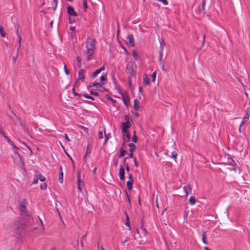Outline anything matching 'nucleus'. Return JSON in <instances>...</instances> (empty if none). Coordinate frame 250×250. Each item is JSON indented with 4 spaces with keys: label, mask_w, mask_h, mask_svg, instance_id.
Listing matches in <instances>:
<instances>
[{
    "label": "nucleus",
    "mask_w": 250,
    "mask_h": 250,
    "mask_svg": "<svg viewBox=\"0 0 250 250\" xmlns=\"http://www.w3.org/2000/svg\"><path fill=\"white\" fill-rule=\"evenodd\" d=\"M15 28H16V34L17 35L18 40H19V47H18V48H19V47L21 46V37L19 34V29L20 28V25H16L15 26ZM18 50H19V49H18Z\"/></svg>",
    "instance_id": "9d476101"
},
{
    "label": "nucleus",
    "mask_w": 250,
    "mask_h": 250,
    "mask_svg": "<svg viewBox=\"0 0 250 250\" xmlns=\"http://www.w3.org/2000/svg\"><path fill=\"white\" fill-rule=\"evenodd\" d=\"M106 80L107 78L106 75H102L100 78V81L101 82L105 81H106Z\"/></svg>",
    "instance_id": "2f4dec72"
},
{
    "label": "nucleus",
    "mask_w": 250,
    "mask_h": 250,
    "mask_svg": "<svg viewBox=\"0 0 250 250\" xmlns=\"http://www.w3.org/2000/svg\"><path fill=\"white\" fill-rule=\"evenodd\" d=\"M206 232L204 231L203 233V234H202V241H203V243L205 244H207L208 243L206 240Z\"/></svg>",
    "instance_id": "b1692460"
},
{
    "label": "nucleus",
    "mask_w": 250,
    "mask_h": 250,
    "mask_svg": "<svg viewBox=\"0 0 250 250\" xmlns=\"http://www.w3.org/2000/svg\"><path fill=\"white\" fill-rule=\"evenodd\" d=\"M83 8H84V11H86V9L87 8V0H84V1L83 2Z\"/></svg>",
    "instance_id": "72a5a7b5"
},
{
    "label": "nucleus",
    "mask_w": 250,
    "mask_h": 250,
    "mask_svg": "<svg viewBox=\"0 0 250 250\" xmlns=\"http://www.w3.org/2000/svg\"><path fill=\"white\" fill-rule=\"evenodd\" d=\"M53 2L55 4V7H54V10H55L57 6V0H53Z\"/></svg>",
    "instance_id": "13d9d810"
},
{
    "label": "nucleus",
    "mask_w": 250,
    "mask_h": 250,
    "mask_svg": "<svg viewBox=\"0 0 250 250\" xmlns=\"http://www.w3.org/2000/svg\"><path fill=\"white\" fill-rule=\"evenodd\" d=\"M86 47L94 49L95 47V40L93 39L88 38L86 42Z\"/></svg>",
    "instance_id": "7ed1b4c3"
},
{
    "label": "nucleus",
    "mask_w": 250,
    "mask_h": 250,
    "mask_svg": "<svg viewBox=\"0 0 250 250\" xmlns=\"http://www.w3.org/2000/svg\"><path fill=\"white\" fill-rule=\"evenodd\" d=\"M131 125L130 122H128V123L123 122L122 123V130L123 132L127 133V130L131 126Z\"/></svg>",
    "instance_id": "39448f33"
},
{
    "label": "nucleus",
    "mask_w": 250,
    "mask_h": 250,
    "mask_svg": "<svg viewBox=\"0 0 250 250\" xmlns=\"http://www.w3.org/2000/svg\"><path fill=\"white\" fill-rule=\"evenodd\" d=\"M125 152H126L125 150L122 147H121L120 148V154L119 155L118 157L119 158H121V157H123L125 155Z\"/></svg>",
    "instance_id": "a211bd4d"
},
{
    "label": "nucleus",
    "mask_w": 250,
    "mask_h": 250,
    "mask_svg": "<svg viewBox=\"0 0 250 250\" xmlns=\"http://www.w3.org/2000/svg\"><path fill=\"white\" fill-rule=\"evenodd\" d=\"M206 5V0H203L202 1V11H204L205 10V6Z\"/></svg>",
    "instance_id": "c9c22d12"
},
{
    "label": "nucleus",
    "mask_w": 250,
    "mask_h": 250,
    "mask_svg": "<svg viewBox=\"0 0 250 250\" xmlns=\"http://www.w3.org/2000/svg\"><path fill=\"white\" fill-rule=\"evenodd\" d=\"M59 181L61 183L63 182V172L62 166H60Z\"/></svg>",
    "instance_id": "ddd939ff"
},
{
    "label": "nucleus",
    "mask_w": 250,
    "mask_h": 250,
    "mask_svg": "<svg viewBox=\"0 0 250 250\" xmlns=\"http://www.w3.org/2000/svg\"><path fill=\"white\" fill-rule=\"evenodd\" d=\"M121 95L122 96V97L123 98V101H124V103L127 106H128V104L129 103V99L128 97H125L124 95V94L122 92H121Z\"/></svg>",
    "instance_id": "2eb2a0df"
},
{
    "label": "nucleus",
    "mask_w": 250,
    "mask_h": 250,
    "mask_svg": "<svg viewBox=\"0 0 250 250\" xmlns=\"http://www.w3.org/2000/svg\"><path fill=\"white\" fill-rule=\"evenodd\" d=\"M160 47H159V52H161V53H163V50H164V45H165V41L164 40H161L160 41Z\"/></svg>",
    "instance_id": "dca6fc26"
},
{
    "label": "nucleus",
    "mask_w": 250,
    "mask_h": 250,
    "mask_svg": "<svg viewBox=\"0 0 250 250\" xmlns=\"http://www.w3.org/2000/svg\"><path fill=\"white\" fill-rule=\"evenodd\" d=\"M80 180L79 178H78V189L81 191V188H80Z\"/></svg>",
    "instance_id": "052dcab7"
},
{
    "label": "nucleus",
    "mask_w": 250,
    "mask_h": 250,
    "mask_svg": "<svg viewBox=\"0 0 250 250\" xmlns=\"http://www.w3.org/2000/svg\"><path fill=\"white\" fill-rule=\"evenodd\" d=\"M82 95L87 99H90L93 101H94L95 100L94 98H93V97H92L91 96H89L87 94H86V93L83 94Z\"/></svg>",
    "instance_id": "cd10ccee"
},
{
    "label": "nucleus",
    "mask_w": 250,
    "mask_h": 250,
    "mask_svg": "<svg viewBox=\"0 0 250 250\" xmlns=\"http://www.w3.org/2000/svg\"><path fill=\"white\" fill-rule=\"evenodd\" d=\"M125 168H126V170L127 172H129V166H128V164L127 163H126V164L125 165Z\"/></svg>",
    "instance_id": "bf43d9fd"
},
{
    "label": "nucleus",
    "mask_w": 250,
    "mask_h": 250,
    "mask_svg": "<svg viewBox=\"0 0 250 250\" xmlns=\"http://www.w3.org/2000/svg\"><path fill=\"white\" fill-rule=\"evenodd\" d=\"M134 165L136 167H138V164L137 163V160H136V158H135L134 159Z\"/></svg>",
    "instance_id": "4d7b16f0"
},
{
    "label": "nucleus",
    "mask_w": 250,
    "mask_h": 250,
    "mask_svg": "<svg viewBox=\"0 0 250 250\" xmlns=\"http://www.w3.org/2000/svg\"><path fill=\"white\" fill-rule=\"evenodd\" d=\"M0 33L1 36L2 37H5V34H4V33L3 32V28L1 26L0 27Z\"/></svg>",
    "instance_id": "a19ab883"
},
{
    "label": "nucleus",
    "mask_w": 250,
    "mask_h": 250,
    "mask_svg": "<svg viewBox=\"0 0 250 250\" xmlns=\"http://www.w3.org/2000/svg\"><path fill=\"white\" fill-rule=\"evenodd\" d=\"M158 1L162 2L164 5H167L168 2L167 0H158Z\"/></svg>",
    "instance_id": "8fccbe9b"
},
{
    "label": "nucleus",
    "mask_w": 250,
    "mask_h": 250,
    "mask_svg": "<svg viewBox=\"0 0 250 250\" xmlns=\"http://www.w3.org/2000/svg\"><path fill=\"white\" fill-rule=\"evenodd\" d=\"M92 86H95L97 88H101L102 87V84H100L99 83H98V82H94L92 84Z\"/></svg>",
    "instance_id": "a878e982"
},
{
    "label": "nucleus",
    "mask_w": 250,
    "mask_h": 250,
    "mask_svg": "<svg viewBox=\"0 0 250 250\" xmlns=\"http://www.w3.org/2000/svg\"><path fill=\"white\" fill-rule=\"evenodd\" d=\"M125 72L128 75V81L129 85H130L131 83L132 78L135 75V72L134 71L133 69V63L129 62L127 63L125 69Z\"/></svg>",
    "instance_id": "f03ea898"
},
{
    "label": "nucleus",
    "mask_w": 250,
    "mask_h": 250,
    "mask_svg": "<svg viewBox=\"0 0 250 250\" xmlns=\"http://www.w3.org/2000/svg\"><path fill=\"white\" fill-rule=\"evenodd\" d=\"M67 12L69 16H77V13L74 11V8L70 5L67 7Z\"/></svg>",
    "instance_id": "0eeeda50"
},
{
    "label": "nucleus",
    "mask_w": 250,
    "mask_h": 250,
    "mask_svg": "<svg viewBox=\"0 0 250 250\" xmlns=\"http://www.w3.org/2000/svg\"><path fill=\"white\" fill-rule=\"evenodd\" d=\"M126 41L127 42L129 43V45L131 46H134L135 45V42L134 40L133 36L132 34H128L126 38Z\"/></svg>",
    "instance_id": "423d86ee"
},
{
    "label": "nucleus",
    "mask_w": 250,
    "mask_h": 250,
    "mask_svg": "<svg viewBox=\"0 0 250 250\" xmlns=\"http://www.w3.org/2000/svg\"><path fill=\"white\" fill-rule=\"evenodd\" d=\"M86 48L87 49L85 54H86L87 60L89 61L94 58L93 57V54L94 53V49L89 48Z\"/></svg>",
    "instance_id": "20e7f679"
},
{
    "label": "nucleus",
    "mask_w": 250,
    "mask_h": 250,
    "mask_svg": "<svg viewBox=\"0 0 250 250\" xmlns=\"http://www.w3.org/2000/svg\"><path fill=\"white\" fill-rule=\"evenodd\" d=\"M127 222L126 223V225L129 227V229H131V227L130 226V225H129V221H128V216H127Z\"/></svg>",
    "instance_id": "5fc2aeb1"
},
{
    "label": "nucleus",
    "mask_w": 250,
    "mask_h": 250,
    "mask_svg": "<svg viewBox=\"0 0 250 250\" xmlns=\"http://www.w3.org/2000/svg\"><path fill=\"white\" fill-rule=\"evenodd\" d=\"M17 149H14L13 150V151L15 155V158H18L20 160V161H21V156H20V154L17 151Z\"/></svg>",
    "instance_id": "aec40b11"
},
{
    "label": "nucleus",
    "mask_w": 250,
    "mask_h": 250,
    "mask_svg": "<svg viewBox=\"0 0 250 250\" xmlns=\"http://www.w3.org/2000/svg\"><path fill=\"white\" fill-rule=\"evenodd\" d=\"M84 70L81 69L79 71V80H81L82 81H84Z\"/></svg>",
    "instance_id": "f8f14e48"
},
{
    "label": "nucleus",
    "mask_w": 250,
    "mask_h": 250,
    "mask_svg": "<svg viewBox=\"0 0 250 250\" xmlns=\"http://www.w3.org/2000/svg\"><path fill=\"white\" fill-rule=\"evenodd\" d=\"M128 146H129L130 151V153L128 155V157L130 158H133V151L136 148V146L133 143H130L129 144H128Z\"/></svg>",
    "instance_id": "1a4fd4ad"
},
{
    "label": "nucleus",
    "mask_w": 250,
    "mask_h": 250,
    "mask_svg": "<svg viewBox=\"0 0 250 250\" xmlns=\"http://www.w3.org/2000/svg\"><path fill=\"white\" fill-rule=\"evenodd\" d=\"M4 137L7 140V142L9 144H10L11 143H12V141L6 136V135H4Z\"/></svg>",
    "instance_id": "3c124183"
},
{
    "label": "nucleus",
    "mask_w": 250,
    "mask_h": 250,
    "mask_svg": "<svg viewBox=\"0 0 250 250\" xmlns=\"http://www.w3.org/2000/svg\"><path fill=\"white\" fill-rule=\"evenodd\" d=\"M143 83L146 85H150L149 79L146 76L144 78Z\"/></svg>",
    "instance_id": "4be33fe9"
},
{
    "label": "nucleus",
    "mask_w": 250,
    "mask_h": 250,
    "mask_svg": "<svg viewBox=\"0 0 250 250\" xmlns=\"http://www.w3.org/2000/svg\"><path fill=\"white\" fill-rule=\"evenodd\" d=\"M249 119H246L245 117L243 118L241 124H240V127H241L244 124H245L247 122H248Z\"/></svg>",
    "instance_id": "7c9ffc66"
},
{
    "label": "nucleus",
    "mask_w": 250,
    "mask_h": 250,
    "mask_svg": "<svg viewBox=\"0 0 250 250\" xmlns=\"http://www.w3.org/2000/svg\"><path fill=\"white\" fill-rule=\"evenodd\" d=\"M156 77V72H154L151 75V78H152V80L153 82L155 81Z\"/></svg>",
    "instance_id": "473e14b6"
},
{
    "label": "nucleus",
    "mask_w": 250,
    "mask_h": 250,
    "mask_svg": "<svg viewBox=\"0 0 250 250\" xmlns=\"http://www.w3.org/2000/svg\"><path fill=\"white\" fill-rule=\"evenodd\" d=\"M133 183V182H130V181H128L127 182V183H126L127 187L129 190L132 189Z\"/></svg>",
    "instance_id": "5701e85b"
},
{
    "label": "nucleus",
    "mask_w": 250,
    "mask_h": 250,
    "mask_svg": "<svg viewBox=\"0 0 250 250\" xmlns=\"http://www.w3.org/2000/svg\"><path fill=\"white\" fill-rule=\"evenodd\" d=\"M27 201L25 199H22L19 202V209L21 219L18 221H15L13 225L14 231L18 235H21L22 231L30 232L36 229L34 226L33 219L32 216L26 210Z\"/></svg>",
    "instance_id": "f257e3e1"
},
{
    "label": "nucleus",
    "mask_w": 250,
    "mask_h": 250,
    "mask_svg": "<svg viewBox=\"0 0 250 250\" xmlns=\"http://www.w3.org/2000/svg\"><path fill=\"white\" fill-rule=\"evenodd\" d=\"M139 102L137 99H135L134 100V108L136 110H138L139 109V105L138 104V103Z\"/></svg>",
    "instance_id": "f3484780"
},
{
    "label": "nucleus",
    "mask_w": 250,
    "mask_h": 250,
    "mask_svg": "<svg viewBox=\"0 0 250 250\" xmlns=\"http://www.w3.org/2000/svg\"><path fill=\"white\" fill-rule=\"evenodd\" d=\"M105 70V67L104 65L100 68L97 69L90 76L91 79H94L98 74H99L102 71H104Z\"/></svg>",
    "instance_id": "6e6552de"
},
{
    "label": "nucleus",
    "mask_w": 250,
    "mask_h": 250,
    "mask_svg": "<svg viewBox=\"0 0 250 250\" xmlns=\"http://www.w3.org/2000/svg\"><path fill=\"white\" fill-rule=\"evenodd\" d=\"M205 39H206V36H205V35L204 34L203 37L202 46L204 45V44L205 42Z\"/></svg>",
    "instance_id": "338daca9"
},
{
    "label": "nucleus",
    "mask_w": 250,
    "mask_h": 250,
    "mask_svg": "<svg viewBox=\"0 0 250 250\" xmlns=\"http://www.w3.org/2000/svg\"><path fill=\"white\" fill-rule=\"evenodd\" d=\"M64 137H65L66 140L67 141H69L70 139H69L68 135L66 134H64Z\"/></svg>",
    "instance_id": "69168bd1"
},
{
    "label": "nucleus",
    "mask_w": 250,
    "mask_h": 250,
    "mask_svg": "<svg viewBox=\"0 0 250 250\" xmlns=\"http://www.w3.org/2000/svg\"><path fill=\"white\" fill-rule=\"evenodd\" d=\"M250 117V111L248 110V109H247L246 111V114H245V116L244 117L246 119H248L249 120Z\"/></svg>",
    "instance_id": "c85d7f7f"
},
{
    "label": "nucleus",
    "mask_w": 250,
    "mask_h": 250,
    "mask_svg": "<svg viewBox=\"0 0 250 250\" xmlns=\"http://www.w3.org/2000/svg\"><path fill=\"white\" fill-rule=\"evenodd\" d=\"M189 202L191 205H194L196 203V200L194 197L191 196L189 199Z\"/></svg>",
    "instance_id": "6ab92c4d"
},
{
    "label": "nucleus",
    "mask_w": 250,
    "mask_h": 250,
    "mask_svg": "<svg viewBox=\"0 0 250 250\" xmlns=\"http://www.w3.org/2000/svg\"><path fill=\"white\" fill-rule=\"evenodd\" d=\"M107 99L111 101L113 104H115L116 103V101L112 99L111 97L108 96V95H106Z\"/></svg>",
    "instance_id": "4c0bfd02"
},
{
    "label": "nucleus",
    "mask_w": 250,
    "mask_h": 250,
    "mask_svg": "<svg viewBox=\"0 0 250 250\" xmlns=\"http://www.w3.org/2000/svg\"><path fill=\"white\" fill-rule=\"evenodd\" d=\"M162 55H163V53L159 52V61L160 62V64H161V62H162Z\"/></svg>",
    "instance_id": "a18cd8bd"
},
{
    "label": "nucleus",
    "mask_w": 250,
    "mask_h": 250,
    "mask_svg": "<svg viewBox=\"0 0 250 250\" xmlns=\"http://www.w3.org/2000/svg\"><path fill=\"white\" fill-rule=\"evenodd\" d=\"M126 133V137L127 138V141L129 142L130 140V136L129 134L127 132Z\"/></svg>",
    "instance_id": "603ef678"
},
{
    "label": "nucleus",
    "mask_w": 250,
    "mask_h": 250,
    "mask_svg": "<svg viewBox=\"0 0 250 250\" xmlns=\"http://www.w3.org/2000/svg\"><path fill=\"white\" fill-rule=\"evenodd\" d=\"M137 136L135 135V132H134V135L132 138V142H134V143H136L137 142Z\"/></svg>",
    "instance_id": "37998d69"
},
{
    "label": "nucleus",
    "mask_w": 250,
    "mask_h": 250,
    "mask_svg": "<svg viewBox=\"0 0 250 250\" xmlns=\"http://www.w3.org/2000/svg\"><path fill=\"white\" fill-rule=\"evenodd\" d=\"M188 189H189V190H191V188L189 186H185L184 187V191L186 193V196H187L188 195Z\"/></svg>",
    "instance_id": "393cba45"
},
{
    "label": "nucleus",
    "mask_w": 250,
    "mask_h": 250,
    "mask_svg": "<svg viewBox=\"0 0 250 250\" xmlns=\"http://www.w3.org/2000/svg\"><path fill=\"white\" fill-rule=\"evenodd\" d=\"M128 179H129L128 181L133 182V178L132 175L131 174H128Z\"/></svg>",
    "instance_id": "de8ad7c7"
},
{
    "label": "nucleus",
    "mask_w": 250,
    "mask_h": 250,
    "mask_svg": "<svg viewBox=\"0 0 250 250\" xmlns=\"http://www.w3.org/2000/svg\"><path fill=\"white\" fill-rule=\"evenodd\" d=\"M119 175L121 180H124L125 179V169L122 165L120 166Z\"/></svg>",
    "instance_id": "9b49d317"
},
{
    "label": "nucleus",
    "mask_w": 250,
    "mask_h": 250,
    "mask_svg": "<svg viewBox=\"0 0 250 250\" xmlns=\"http://www.w3.org/2000/svg\"><path fill=\"white\" fill-rule=\"evenodd\" d=\"M125 119L126 120L125 123H128V122H129V117L128 115H125Z\"/></svg>",
    "instance_id": "864d4df0"
},
{
    "label": "nucleus",
    "mask_w": 250,
    "mask_h": 250,
    "mask_svg": "<svg viewBox=\"0 0 250 250\" xmlns=\"http://www.w3.org/2000/svg\"><path fill=\"white\" fill-rule=\"evenodd\" d=\"M228 164L229 165L233 166H235V165H236L235 161L231 158L228 159Z\"/></svg>",
    "instance_id": "412c9836"
},
{
    "label": "nucleus",
    "mask_w": 250,
    "mask_h": 250,
    "mask_svg": "<svg viewBox=\"0 0 250 250\" xmlns=\"http://www.w3.org/2000/svg\"><path fill=\"white\" fill-rule=\"evenodd\" d=\"M10 145L12 146V147H13L14 149H18V147H17L16 146H15V144L13 143V142H12V143H11Z\"/></svg>",
    "instance_id": "e2e57ef3"
},
{
    "label": "nucleus",
    "mask_w": 250,
    "mask_h": 250,
    "mask_svg": "<svg viewBox=\"0 0 250 250\" xmlns=\"http://www.w3.org/2000/svg\"><path fill=\"white\" fill-rule=\"evenodd\" d=\"M64 70L66 74L68 75L69 74V71L67 69L66 66L65 65L64 66Z\"/></svg>",
    "instance_id": "6e6d98bb"
},
{
    "label": "nucleus",
    "mask_w": 250,
    "mask_h": 250,
    "mask_svg": "<svg viewBox=\"0 0 250 250\" xmlns=\"http://www.w3.org/2000/svg\"><path fill=\"white\" fill-rule=\"evenodd\" d=\"M140 229L144 232V234L146 233V229L143 226H142Z\"/></svg>",
    "instance_id": "680f3d73"
},
{
    "label": "nucleus",
    "mask_w": 250,
    "mask_h": 250,
    "mask_svg": "<svg viewBox=\"0 0 250 250\" xmlns=\"http://www.w3.org/2000/svg\"><path fill=\"white\" fill-rule=\"evenodd\" d=\"M132 55L135 60H138V55H137L136 51H135V50L132 51Z\"/></svg>",
    "instance_id": "c756f323"
},
{
    "label": "nucleus",
    "mask_w": 250,
    "mask_h": 250,
    "mask_svg": "<svg viewBox=\"0 0 250 250\" xmlns=\"http://www.w3.org/2000/svg\"><path fill=\"white\" fill-rule=\"evenodd\" d=\"M90 93L91 95L96 96L99 95V93L97 92H95V91H93L92 90H91L90 91Z\"/></svg>",
    "instance_id": "c03bdc74"
},
{
    "label": "nucleus",
    "mask_w": 250,
    "mask_h": 250,
    "mask_svg": "<svg viewBox=\"0 0 250 250\" xmlns=\"http://www.w3.org/2000/svg\"><path fill=\"white\" fill-rule=\"evenodd\" d=\"M98 137H99V139H100L103 138L104 135H103V132L102 131H100L98 132Z\"/></svg>",
    "instance_id": "e433bc0d"
},
{
    "label": "nucleus",
    "mask_w": 250,
    "mask_h": 250,
    "mask_svg": "<svg viewBox=\"0 0 250 250\" xmlns=\"http://www.w3.org/2000/svg\"><path fill=\"white\" fill-rule=\"evenodd\" d=\"M134 116H135L136 117H137H137H139V115H140L139 113H138V112H135L134 113Z\"/></svg>",
    "instance_id": "774afa93"
},
{
    "label": "nucleus",
    "mask_w": 250,
    "mask_h": 250,
    "mask_svg": "<svg viewBox=\"0 0 250 250\" xmlns=\"http://www.w3.org/2000/svg\"><path fill=\"white\" fill-rule=\"evenodd\" d=\"M36 177L38 178V180H39L41 182H44L45 181V177L42 175L40 172L37 173Z\"/></svg>",
    "instance_id": "4468645a"
},
{
    "label": "nucleus",
    "mask_w": 250,
    "mask_h": 250,
    "mask_svg": "<svg viewBox=\"0 0 250 250\" xmlns=\"http://www.w3.org/2000/svg\"><path fill=\"white\" fill-rule=\"evenodd\" d=\"M76 60L79 63V67H80L81 66V59L80 57H77Z\"/></svg>",
    "instance_id": "79ce46f5"
},
{
    "label": "nucleus",
    "mask_w": 250,
    "mask_h": 250,
    "mask_svg": "<svg viewBox=\"0 0 250 250\" xmlns=\"http://www.w3.org/2000/svg\"><path fill=\"white\" fill-rule=\"evenodd\" d=\"M75 22V21L74 19H72V18H69V22L70 24H72Z\"/></svg>",
    "instance_id": "09e8293b"
},
{
    "label": "nucleus",
    "mask_w": 250,
    "mask_h": 250,
    "mask_svg": "<svg viewBox=\"0 0 250 250\" xmlns=\"http://www.w3.org/2000/svg\"><path fill=\"white\" fill-rule=\"evenodd\" d=\"M72 91H73V94H74V95H75V96H81V95L80 94H78V93H77L75 91L74 87H73V89H72Z\"/></svg>",
    "instance_id": "49530a36"
},
{
    "label": "nucleus",
    "mask_w": 250,
    "mask_h": 250,
    "mask_svg": "<svg viewBox=\"0 0 250 250\" xmlns=\"http://www.w3.org/2000/svg\"><path fill=\"white\" fill-rule=\"evenodd\" d=\"M177 156V154L175 151H173L171 153V156L173 159H176Z\"/></svg>",
    "instance_id": "ea45409f"
},
{
    "label": "nucleus",
    "mask_w": 250,
    "mask_h": 250,
    "mask_svg": "<svg viewBox=\"0 0 250 250\" xmlns=\"http://www.w3.org/2000/svg\"><path fill=\"white\" fill-rule=\"evenodd\" d=\"M38 178H36V179H35L33 180V182H32V184H36L38 183Z\"/></svg>",
    "instance_id": "0e129e2a"
},
{
    "label": "nucleus",
    "mask_w": 250,
    "mask_h": 250,
    "mask_svg": "<svg viewBox=\"0 0 250 250\" xmlns=\"http://www.w3.org/2000/svg\"><path fill=\"white\" fill-rule=\"evenodd\" d=\"M104 133L105 139H104V144L105 145L106 143V142H107V141L109 140V139L110 138V135L109 134H106L105 132H104Z\"/></svg>",
    "instance_id": "bb28decb"
},
{
    "label": "nucleus",
    "mask_w": 250,
    "mask_h": 250,
    "mask_svg": "<svg viewBox=\"0 0 250 250\" xmlns=\"http://www.w3.org/2000/svg\"><path fill=\"white\" fill-rule=\"evenodd\" d=\"M160 65L161 66V67H162V70L165 72H167V70L165 69V64H164V63L163 62H161V64H160Z\"/></svg>",
    "instance_id": "58836bf2"
},
{
    "label": "nucleus",
    "mask_w": 250,
    "mask_h": 250,
    "mask_svg": "<svg viewBox=\"0 0 250 250\" xmlns=\"http://www.w3.org/2000/svg\"><path fill=\"white\" fill-rule=\"evenodd\" d=\"M41 189H45L47 188V185L46 183H43L40 186Z\"/></svg>",
    "instance_id": "f704fd0d"
}]
</instances>
